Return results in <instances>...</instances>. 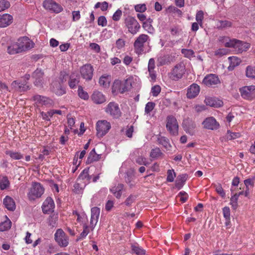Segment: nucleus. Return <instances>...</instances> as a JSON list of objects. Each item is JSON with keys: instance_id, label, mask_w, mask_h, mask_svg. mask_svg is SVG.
Listing matches in <instances>:
<instances>
[{"instance_id": "nucleus-36", "label": "nucleus", "mask_w": 255, "mask_h": 255, "mask_svg": "<svg viewBox=\"0 0 255 255\" xmlns=\"http://www.w3.org/2000/svg\"><path fill=\"white\" fill-rule=\"evenodd\" d=\"M7 52L10 54H14L21 52L17 42L8 47Z\"/></svg>"}, {"instance_id": "nucleus-37", "label": "nucleus", "mask_w": 255, "mask_h": 255, "mask_svg": "<svg viewBox=\"0 0 255 255\" xmlns=\"http://www.w3.org/2000/svg\"><path fill=\"white\" fill-rule=\"evenodd\" d=\"M172 61L171 56L168 55L161 56L158 59V62L160 65L169 64Z\"/></svg>"}, {"instance_id": "nucleus-6", "label": "nucleus", "mask_w": 255, "mask_h": 255, "mask_svg": "<svg viewBox=\"0 0 255 255\" xmlns=\"http://www.w3.org/2000/svg\"><path fill=\"white\" fill-rule=\"evenodd\" d=\"M106 112L113 118L118 119L122 115L119 105L115 102H110L106 108Z\"/></svg>"}, {"instance_id": "nucleus-59", "label": "nucleus", "mask_w": 255, "mask_h": 255, "mask_svg": "<svg viewBox=\"0 0 255 255\" xmlns=\"http://www.w3.org/2000/svg\"><path fill=\"white\" fill-rule=\"evenodd\" d=\"M175 176V173L174 172L173 170L169 169L167 171V181L168 182H173Z\"/></svg>"}, {"instance_id": "nucleus-27", "label": "nucleus", "mask_w": 255, "mask_h": 255, "mask_svg": "<svg viewBox=\"0 0 255 255\" xmlns=\"http://www.w3.org/2000/svg\"><path fill=\"white\" fill-rule=\"evenodd\" d=\"M123 189L124 185L122 184H118L117 186L112 187L110 189V191L117 198L119 199L122 196Z\"/></svg>"}, {"instance_id": "nucleus-64", "label": "nucleus", "mask_w": 255, "mask_h": 255, "mask_svg": "<svg viewBox=\"0 0 255 255\" xmlns=\"http://www.w3.org/2000/svg\"><path fill=\"white\" fill-rule=\"evenodd\" d=\"M90 48L96 53L100 52V46L96 43H91L89 45Z\"/></svg>"}, {"instance_id": "nucleus-16", "label": "nucleus", "mask_w": 255, "mask_h": 255, "mask_svg": "<svg viewBox=\"0 0 255 255\" xmlns=\"http://www.w3.org/2000/svg\"><path fill=\"white\" fill-rule=\"evenodd\" d=\"M43 72L39 69H37L32 74V77L35 79L34 85L41 87L43 84Z\"/></svg>"}, {"instance_id": "nucleus-23", "label": "nucleus", "mask_w": 255, "mask_h": 255, "mask_svg": "<svg viewBox=\"0 0 255 255\" xmlns=\"http://www.w3.org/2000/svg\"><path fill=\"white\" fill-rule=\"evenodd\" d=\"M205 103L210 107L218 108L223 105V102L214 98H206Z\"/></svg>"}, {"instance_id": "nucleus-35", "label": "nucleus", "mask_w": 255, "mask_h": 255, "mask_svg": "<svg viewBox=\"0 0 255 255\" xmlns=\"http://www.w3.org/2000/svg\"><path fill=\"white\" fill-rule=\"evenodd\" d=\"M10 183L6 176H0V188L3 190L9 186Z\"/></svg>"}, {"instance_id": "nucleus-51", "label": "nucleus", "mask_w": 255, "mask_h": 255, "mask_svg": "<svg viewBox=\"0 0 255 255\" xmlns=\"http://www.w3.org/2000/svg\"><path fill=\"white\" fill-rule=\"evenodd\" d=\"M90 176L88 173V169H84L79 176V179L86 180L88 182H89Z\"/></svg>"}, {"instance_id": "nucleus-11", "label": "nucleus", "mask_w": 255, "mask_h": 255, "mask_svg": "<svg viewBox=\"0 0 255 255\" xmlns=\"http://www.w3.org/2000/svg\"><path fill=\"white\" fill-rule=\"evenodd\" d=\"M43 6L45 9L55 13H59L63 10L62 7L53 0H45Z\"/></svg>"}, {"instance_id": "nucleus-46", "label": "nucleus", "mask_w": 255, "mask_h": 255, "mask_svg": "<svg viewBox=\"0 0 255 255\" xmlns=\"http://www.w3.org/2000/svg\"><path fill=\"white\" fill-rule=\"evenodd\" d=\"M223 213L224 218L227 221L226 224L227 225L230 220V209L228 207H225L223 209Z\"/></svg>"}, {"instance_id": "nucleus-2", "label": "nucleus", "mask_w": 255, "mask_h": 255, "mask_svg": "<svg viewBox=\"0 0 255 255\" xmlns=\"http://www.w3.org/2000/svg\"><path fill=\"white\" fill-rule=\"evenodd\" d=\"M44 191V188L39 183L33 182L28 194V197L31 200L40 197L43 194Z\"/></svg>"}, {"instance_id": "nucleus-28", "label": "nucleus", "mask_w": 255, "mask_h": 255, "mask_svg": "<svg viewBox=\"0 0 255 255\" xmlns=\"http://www.w3.org/2000/svg\"><path fill=\"white\" fill-rule=\"evenodd\" d=\"M250 46L249 43L238 40L235 49L238 53H242L244 51L247 50Z\"/></svg>"}, {"instance_id": "nucleus-49", "label": "nucleus", "mask_w": 255, "mask_h": 255, "mask_svg": "<svg viewBox=\"0 0 255 255\" xmlns=\"http://www.w3.org/2000/svg\"><path fill=\"white\" fill-rule=\"evenodd\" d=\"M89 227L86 225L84 224L83 225V232L80 234L79 238H78V240H80L84 239L87 235L89 233Z\"/></svg>"}, {"instance_id": "nucleus-61", "label": "nucleus", "mask_w": 255, "mask_h": 255, "mask_svg": "<svg viewBox=\"0 0 255 255\" xmlns=\"http://www.w3.org/2000/svg\"><path fill=\"white\" fill-rule=\"evenodd\" d=\"M134 9L137 12H143L146 10V6L145 4H139L135 5Z\"/></svg>"}, {"instance_id": "nucleus-54", "label": "nucleus", "mask_w": 255, "mask_h": 255, "mask_svg": "<svg viewBox=\"0 0 255 255\" xmlns=\"http://www.w3.org/2000/svg\"><path fill=\"white\" fill-rule=\"evenodd\" d=\"M229 50L226 48H220L215 52V55L219 57H221L224 55L227 54Z\"/></svg>"}, {"instance_id": "nucleus-41", "label": "nucleus", "mask_w": 255, "mask_h": 255, "mask_svg": "<svg viewBox=\"0 0 255 255\" xmlns=\"http://www.w3.org/2000/svg\"><path fill=\"white\" fill-rule=\"evenodd\" d=\"M246 74L249 78L255 79V67L248 66L246 68Z\"/></svg>"}, {"instance_id": "nucleus-26", "label": "nucleus", "mask_w": 255, "mask_h": 255, "mask_svg": "<svg viewBox=\"0 0 255 255\" xmlns=\"http://www.w3.org/2000/svg\"><path fill=\"white\" fill-rule=\"evenodd\" d=\"M3 204L6 208L9 211H13L15 209L14 200L10 197L7 196L3 199Z\"/></svg>"}, {"instance_id": "nucleus-12", "label": "nucleus", "mask_w": 255, "mask_h": 255, "mask_svg": "<svg viewBox=\"0 0 255 255\" xmlns=\"http://www.w3.org/2000/svg\"><path fill=\"white\" fill-rule=\"evenodd\" d=\"M93 71V68L90 64H85L80 68V72L83 79L89 81L92 78Z\"/></svg>"}, {"instance_id": "nucleus-21", "label": "nucleus", "mask_w": 255, "mask_h": 255, "mask_svg": "<svg viewBox=\"0 0 255 255\" xmlns=\"http://www.w3.org/2000/svg\"><path fill=\"white\" fill-rule=\"evenodd\" d=\"M200 87L196 84H192L187 90V97L192 99L196 97L199 93Z\"/></svg>"}, {"instance_id": "nucleus-4", "label": "nucleus", "mask_w": 255, "mask_h": 255, "mask_svg": "<svg viewBox=\"0 0 255 255\" xmlns=\"http://www.w3.org/2000/svg\"><path fill=\"white\" fill-rule=\"evenodd\" d=\"M149 36L146 34H140L134 41L133 46L135 52L138 55L141 54L144 50V44L147 41Z\"/></svg>"}, {"instance_id": "nucleus-15", "label": "nucleus", "mask_w": 255, "mask_h": 255, "mask_svg": "<svg viewBox=\"0 0 255 255\" xmlns=\"http://www.w3.org/2000/svg\"><path fill=\"white\" fill-rule=\"evenodd\" d=\"M11 88L14 91L18 92H25L30 89L26 82L22 83L18 80L14 81L11 83Z\"/></svg>"}, {"instance_id": "nucleus-3", "label": "nucleus", "mask_w": 255, "mask_h": 255, "mask_svg": "<svg viewBox=\"0 0 255 255\" xmlns=\"http://www.w3.org/2000/svg\"><path fill=\"white\" fill-rule=\"evenodd\" d=\"M125 24L128 31L132 34H136L140 27L137 21L132 16H128L125 20Z\"/></svg>"}, {"instance_id": "nucleus-56", "label": "nucleus", "mask_w": 255, "mask_h": 255, "mask_svg": "<svg viewBox=\"0 0 255 255\" xmlns=\"http://www.w3.org/2000/svg\"><path fill=\"white\" fill-rule=\"evenodd\" d=\"M155 104L153 102H148L145 107V113L149 114L154 108Z\"/></svg>"}, {"instance_id": "nucleus-58", "label": "nucleus", "mask_w": 255, "mask_h": 255, "mask_svg": "<svg viewBox=\"0 0 255 255\" xmlns=\"http://www.w3.org/2000/svg\"><path fill=\"white\" fill-rule=\"evenodd\" d=\"M240 136V133L238 132H232L228 130L227 133L226 138L228 140H232Z\"/></svg>"}, {"instance_id": "nucleus-50", "label": "nucleus", "mask_w": 255, "mask_h": 255, "mask_svg": "<svg viewBox=\"0 0 255 255\" xmlns=\"http://www.w3.org/2000/svg\"><path fill=\"white\" fill-rule=\"evenodd\" d=\"M79 96L84 100H88L89 99L88 94L84 91L81 86H79L78 90Z\"/></svg>"}, {"instance_id": "nucleus-44", "label": "nucleus", "mask_w": 255, "mask_h": 255, "mask_svg": "<svg viewBox=\"0 0 255 255\" xmlns=\"http://www.w3.org/2000/svg\"><path fill=\"white\" fill-rule=\"evenodd\" d=\"M163 153L161 152L160 149L159 148L156 147L151 150L150 153V156L151 158H156L160 156Z\"/></svg>"}, {"instance_id": "nucleus-10", "label": "nucleus", "mask_w": 255, "mask_h": 255, "mask_svg": "<svg viewBox=\"0 0 255 255\" xmlns=\"http://www.w3.org/2000/svg\"><path fill=\"white\" fill-rule=\"evenodd\" d=\"M111 124L107 121H99L97 123V134L100 136L105 135L111 128Z\"/></svg>"}, {"instance_id": "nucleus-7", "label": "nucleus", "mask_w": 255, "mask_h": 255, "mask_svg": "<svg viewBox=\"0 0 255 255\" xmlns=\"http://www.w3.org/2000/svg\"><path fill=\"white\" fill-rule=\"evenodd\" d=\"M55 240L61 247H66L68 245L69 239L62 229H58L54 235Z\"/></svg>"}, {"instance_id": "nucleus-19", "label": "nucleus", "mask_w": 255, "mask_h": 255, "mask_svg": "<svg viewBox=\"0 0 255 255\" xmlns=\"http://www.w3.org/2000/svg\"><path fill=\"white\" fill-rule=\"evenodd\" d=\"M91 98L93 103L96 104H102L106 101L105 95L98 91H94L91 95Z\"/></svg>"}, {"instance_id": "nucleus-22", "label": "nucleus", "mask_w": 255, "mask_h": 255, "mask_svg": "<svg viewBox=\"0 0 255 255\" xmlns=\"http://www.w3.org/2000/svg\"><path fill=\"white\" fill-rule=\"evenodd\" d=\"M13 20L12 16L9 14L0 15V27H5L10 25Z\"/></svg>"}, {"instance_id": "nucleus-14", "label": "nucleus", "mask_w": 255, "mask_h": 255, "mask_svg": "<svg viewBox=\"0 0 255 255\" xmlns=\"http://www.w3.org/2000/svg\"><path fill=\"white\" fill-rule=\"evenodd\" d=\"M202 125L204 128L210 130H215L219 127V124L212 117L206 118L202 122Z\"/></svg>"}, {"instance_id": "nucleus-53", "label": "nucleus", "mask_w": 255, "mask_h": 255, "mask_svg": "<svg viewBox=\"0 0 255 255\" xmlns=\"http://www.w3.org/2000/svg\"><path fill=\"white\" fill-rule=\"evenodd\" d=\"M182 53L184 55L185 57L191 58L195 57L194 52L192 49H183L182 50Z\"/></svg>"}, {"instance_id": "nucleus-52", "label": "nucleus", "mask_w": 255, "mask_h": 255, "mask_svg": "<svg viewBox=\"0 0 255 255\" xmlns=\"http://www.w3.org/2000/svg\"><path fill=\"white\" fill-rule=\"evenodd\" d=\"M216 191L223 198L225 197L226 194L221 184L218 183L215 185Z\"/></svg>"}, {"instance_id": "nucleus-29", "label": "nucleus", "mask_w": 255, "mask_h": 255, "mask_svg": "<svg viewBox=\"0 0 255 255\" xmlns=\"http://www.w3.org/2000/svg\"><path fill=\"white\" fill-rule=\"evenodd\" d=\"M228 59L230 62V65L228 68L229 71L234 70L235 67L238 66L241 62V59L236 56L229 57Z\"/></svg>"}, {"instance_id": "nucleus-24", "label": "nucleus", "mask_w": 255, "mask_h": 255, "mask_svg": "<svg viewBox=\"0 0 255 255\" xmlns=\"http://www.w3.org/2000/svg\"><path fill=\"white\" fill-rule=\"evenodd\" d=\"M216 25L218 29H225L232 26V22L227 20H217Z\"/></svg>"}, {"instance_id": "nucleus-60", "label": "nucleus", "mask_w": 255, "mask_h": 255, "mask_svg": "<svg viewBox=\"0 0 255 255\" xmlns=\"http://www.w3.org/2000/svg\"><path fill=\"white\" fill-rule=\"evenodd\" d=\"M161 91V88L159 85H155L151 88V93L153 96H157Z\"/></svg>"}, {"instance_id": "nucleus-42", "label": "nucleus", "mask_w": 255, "mask_h": 255, "mask_svg": "<svg viewBox=\"0 0 255 255\" xmlns=\"http://www.w3.org/2000/svg\"><path fill=\"white\" fill-rule=\"evenodd\" d=\"M11 223L9 220L0 223V231H4L11 228Z\"/></svg>"}, {"instance_id": "nucleus-20", "label": "nucleus", "mask_w": 255, "mask_h": 255, "mask_svg": "<svg viewBox=\"0 0 255 255\" xmlns=\"http://www.w3.org/2000/svg\"><path fill=\"white\" fill-rule=\"evenodd\" d=\"M55 207L54 202L51 197H47L42 205V211L44 213H49L53 211Z\"/></svg>"}, {"instance_id": "nucleus-57", "label": "nucleus", "mask_w": 255, "mask_h": 255, "mask_svg": "<svg viewBox=\"0 0 255 255\" xmlns=\"http://www.w3.org/2000/svg\"><path fill=\"white\" fill-rule=\"evenodd\" d=\"M9 6V1L6 0H0V12L8 8Z\"/></svg>"}, {"instance_id": "nucleus-43", "label": "nucleus", "mask_w": 255, "mask_h": 255, "mask_svg": "<svg viewBox=\"0 0 255 255\" xmlns=\"http://www.w3.org/2000/svg\"><path fill=\"white\" fill-rule=\"evenodd\" d=\"M79 78L74 77L73 75L70 76V79L69 81V86L72 89L76 87V85L79 83Z\"/></svg>"}, {"instance_id": "nucleus-32", "label": "nucleus", "mask_w": 255, "mask_h": 255, "mask_svg": "<svg viewBox=\"0 0 255 255\" xmlns=\"http://www.w3.org/2000/svg\"><path fill=\"white\" fill-rule=\"evenodd\" d=\"M183 128L187 133H188L190 135H193L195 133L196 124L191 122L188 123L187 125L185 124L183 126Z\"/></svg>"}, {"instance_id": "nucleus-55", "label": "nucleus", "mask_w": 255, "mask_h": 255, "mask_svg": "<svg viewBox=\"0 0 255 255\" xmlns=\"http://www.w3.org/2000/svg\"><path fill=\"white\" fill-rule=\"evenodd\" d=\"M204 18V13L202 10L198 11L196 14V20L198 22V23L202 26V21Z\"/></svg>"}, {"instance_id": "nucleus-38", "label": "nucleus", "mask_w": 255, "mask_h": 255, "mask_svg": "<svg viewBox=\"0 0 255 255\" xmlns=\"http://www.w3.org/2000/svg\"><path fill=\"white\" fill-rule=\"evenodd\" d=\"M5 154L15 160H19L23 158V155L20 153L11 150H6Z\"/></svg>"}, {"instance_id": "nucleus-5", "label": "nucleus", "mask_w": 255, "mask_h": 255, "mask_svg": "<svg viewBox=\"0 0 255 255\" xmlns=\"http://www.w3.org/2000/svg\"><path fill=\"white\" fill-rule=\"evenodd\" d=\"M166 128L170 134L176 135L178 134V125L176 118L173 116H169L166 119Z\"/></svg>"}, {"instance_id": "nucleus-8", "label": "nucleus", "mask_w": 255, "mask_h": 255, "mask_svg": "<svg viewBox=\"0 0 255 255\" xmlns=\"http://www.w3.org/2000/svg\"><path fill=\"white\" fill-rule=\"evenodd\" d=\"M241 96L245 99L252 100L255 98V86H244L240 89Z\"/></svg>"}, {"instance_id": "nucleus-25", "label": "nucleus", "mask_w": 255, "mask_h": 255, "mask_svg": "<svg viewBox=\"0 0 255 255\" xmlns=\"http://www.w3.org/2000/svg\"><path fill=\"white\" fill-rule=\"evenodd\" d=\"M157 141L158 144H161L165 149L168 150H170L171 145L169 143V140L168 138L159 135H158Z\"/></svg>"}, {"instance_id": "nucleus-48", "label": "nucleus", "mask_w": 255, "mask_h": 255, "mask_svg": "<svg viewBox=\"0 0 255 255\" xmlns=\"http://www.w3.org/2000/svg\"><path fill=\"white\" fill-rule=\"evenodd\" d=\"M239 195L237 193L234 194L230 199V204L232 206L234 209H236L238 207V200Z\"/></svg>"}, {"instance_id": "nucleus-40", "label": "nucleus", "mask_w": 255, "mask_h": 255, "mask_svg": "<svg viewBox=\"0 0 255 255\" xmlns=\"http://www.w3.org/2000/svg\"><path fill=\"white\" fill-rule=\"evenodd\" d=\"M113 93L119 92L121 93V81L117 80L114 81L112 86Z\"/></svg>"}, {"instance_id": "nucleus-31", "label": "nucleus", "mask_w": 255, "mask_h": 255, "mask_svg": "<svg viewBox=\"0 0 255 255\" xmlns=\"http://www.w3.org/2000/svg\"><path fill=\"white\" fill-rule=\"evenodd\" d=\"M101 158V155L98 154L96 153L95 150L94 148L91 150L89 154V156L87 160V163H91L94 161H97Z\"/></svg>"}, {"instance_id": "nucleus-17", "label": "nucleus", "mask_w": 255, "mask_h": 255, "mask_svg": "<svg viewBox=\"0 0 255 255\" xmlns=\"http://www.w3.org/2000/svg\"><path fill=\"white\" fill-rule=\"evenodd\" d=\"M100 213V209L98 207H93L91 209V217L90 228L92 230L94 229L98 222Z\"/></svg>"}, {"instance_id": "nucleus-45", "label": "nucleus", "mask_w": 255, "mask_h": 255, "mask_svg": "<svg viewBox=\"0 0 255 255\" xmlns=\"http://www.w3.org/2000/svg\"><path fill=\"white\" fill-rule=\"evenodd\" d=\"M187 179V175L186 174H182L179 175L176 181V186L177 187L182 186L183 184L185 182Z\"/></svg>"}, {"instance_id": "nucleus-30", "label": "nucleus", "mask_w": 255, "mask_h": 255, "mask_svg": "<svg viewBox=\"0 0 255 255\" xmlns=\"http://www.w3.org/2000/svg\"><path fill=\"white\" fill-rule=\"evenodd\" d=\"M132 80L130 79H127L123 81H121V93H124L129 90L132 86Z\"/></svg>"}, {"instance_id": "nucleus-33", "label": "nucleus", "mask_w": 255, "mask_h": 255, "mask_svg": "<svg viewBox=\"0 0 255 255\" xmlns=\"http://www.w3.org/2000/svg\"><path fill=\"white\" fill-rule=\"evenodd\" d=\"M131 249L132 253L137 255H143L145 254V251L139 247L137 243L131 244Z\"/></svg>"}, {"instance_id": "nucleus-39", "label": "nucleus", "mask_w": 255, "mask_h": 255, "mask_svg": "<svg viewBox=\"0 0 255 255\" xmlns=\"http://www.w3.org/2000/svg\"><path fill=\"white\" fill-rule=\"evenodd\" d=\"M110 76H102L99 79V83L101 86H103L104 87H109L110 83Z\"/></svg>"}, {"instance_id": "nucleus-9", "label": "nucleus", "mask_w": 255, "mask_h": 255, "mask_svg": "<svg viewBox=\"0 0 255 255\" xmlns=\"http://www.w3.org/2000/svg\"><path fill=\"white\" fill-rule=\"evenodd\" d=\"M17 43L21 52L29 50L34 46V43L26 36L19 38Z\"/></svg>"}, {"instance_id": "nucleus-18", "label": "nucleus", "mask_w": 255, "mask_h": 255, "mask_svg": "<svg viewBox=\"0 0 255 255\" xmlns=\"http://www.w3.org/2000/svg\"><path fill=\"white\" fill-rule=\"evenodd\" d=\"M203 83L207 86L211 87L217 85L220 83V80L217 76L215 74L207 75L203 79Z\"/></svg>"}, {"instance_id": "nucleus-13", "label": "nucleus", "mask_w": 255, "mask_h": 255, "mask_svg": "<svg viewBox=\"0 0 255 255\" xmlns=\"http://www.w3.org/2000/svg\"><path fill=\"white\" fill-rule=\"evenodd\" d=\"M33 98L36 104L45 106L47 107H50L54 105L53 100L46 97L37 95L34 96Z\"/></svg>"}, {"instance_id": "nucleus-34", "label": "nucleus", "mask_w": 255, "mask_h": 255, "mask_svg": "<svg viewBox=\"0 0 255 255\" xmlns=\"http://www.w3.org/2000/svg\"><path fill=\"white\" fill-rule=\"evenodd\" d=\"M53 87V91L57 95H62L65 93V89L63 88L60 84L53 83L52 84Z\"/></svg>"}, {"instance_id": "nucleus-1", "label": "nucleus", "mask_w": 255, "mask_h": 255, "mask_svg": "<svg viewBox=\"0 0 255 255\" xmlns=\"http://www.w3.org/2000/svg\"><path fill=\"white\" fill-rule=\"evenodd\" d=\"M185 66L183 62L175 65L168 73L169 78L172 80L177 81L181 79L185 73Z\"/></svg>"}, {"instance_id": "nucleus-63", "label": "nucleus", "mask_w": 255, "mask_h": 255, "mask_svg": "<svg viewBox=\"0 0 255 255\" xmlns=\"http://www.w3.org/2000/svg\"><path fill=\"white\" fill-rule=\"evenodd\" d=\"M68 76V74L66 71H62L60 72L59 76V80L61 83L65 82Z\"/></svg>"}, {"instance_id": "nucleus-47", "label": "nucleus", "mask_w": 255, "mask_h": 255, "mask_svg": "<svg viewBox=\"0 0 255 255\" xmlns=\"http://www.w3.org/2000/svg\"><path fill=\"white\" fill-rule=\"evenodd\" d=\"M238 39H229V40L224 44L226 47L234 48L235 49L236 44H237Z\"/></svg>"}, {"instance_id": "nucleus-62", "label": "nucleus", "mask_w": 255, "mask_h": 255, "mask_svg": "<svg viewBox=\"0 0 255 255\" xmlns=\"http://www.w3.org/2000/svg\"><path fill=\"white\" fill-rule=\"evenodd\" d=\"M155 68V62L153 58H150L149 60L148 64V71L149 73H152Z\"/></svg>"}]
</instances>
